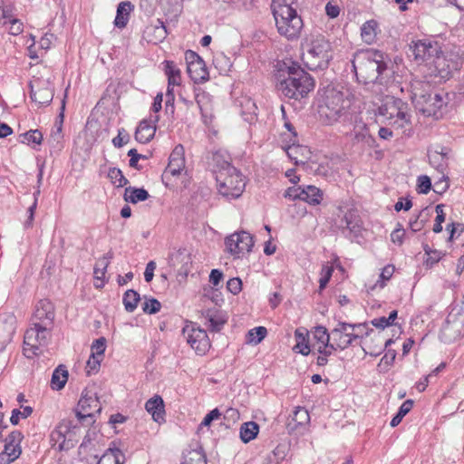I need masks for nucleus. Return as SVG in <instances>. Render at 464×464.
<instances>
[{"label": "nucleus", "mask_w": 464, "mask_h": 464, "mask_svg": "<svg viewBox=\"0 0 464 464\" xmlns=\"http://www.w3.org/2000/svg\"><path fill=\"white\" fill-rule=\"evenodd\" d=\"M276 88L286 98L300 100L314 90V80L298 63L279 64Z\"/></svg>", "instance_id": "f03ea898"}, {"label": "nucleus", "mask_w": 464, "mask_h": 464, "mask_svg": "<svg viewBox=\"0 0 464 464\" xmlns=\"http://www.w3.org/2000/svg\"><path fill=\"white\" fill-rule=\"evenodd\" d=\"M140 300V298L138 292L132 289L126 291L122 299L125 310L129 313H132L137 308Z\"/></svg>", "instance_id": "49530a36"}, {"label": "nucleus", "mask_w": 464, "mask_h": 464, "mask_svg": "<svg viewBox=\"0 0 464 464\" xmlns=\"http://www.w3.org/2000/svg\"><path fill=\"white\" fill-rule=\"evenodd\" d=\"M108 177L113 183H118L117 187L122 188L129 184V180L124 177L122 171L118 168H110Z\"/></svg>", "instance_id": "6e6d98bb"}, {"label": "nucleus", "mask_w": 464, "mask_h": 464, "mask_svg": "<svg viewBox=\"0 0 464 464\" xmlns=\"http://www.w3.org/2000/svg\"><path fill=\"white\" fill-rule=\"evenodd\" d=\"M67 94H64V97L62 101L60 112L57 117V120L54 124V129L52 130L50 137L48 139L49 145L57 150H61L63 148V123L64 119V111H65V100H66Z\"/></svg>", "instance_id": "4be33fe9"}, {"label": "nucleus", "mask_w": 464, "mask_h": 464, "mask_svg": "<svg viewBox=\"0 0 464 464\" xmlns=\"http://www.w3.org/2000/svg\"><path fill=\"white\" fill-rule=\"evenodd\" d=\"M353 140L357 143H363L369 147H372L375 140L370 134L369 128L362 119L356 115L353 120V129L351 131Z\"/></svg>", "instance_id": "5701e85b"}, {"label": "nucleus", "mask_w": 464, "mask_h": 464, "mask_svg": "<svg viewBox=\"0 0 464 464\" xmlns=\"http://www.w3.org/2000/svg\"><path fill=\"white\" fill-rule=\"evenodd\" d=\"M182 334L187 343L198 354H205L210 347L207 332L198 327H195L192 324H186L183 327Z\"/></svg>", "instance_id": "9d476101"}, {"label": "nucleus", "mask_w": 464, "mask_h": 464, "mask_svg": "<svg viewBox=\"0 0 464 464\" xmlns=\"http://www.w3.org/2000/svg\"><path fill=\"white\" fill-rule=\"evenodd\" d=\"M334 272V267L329 265H323L321 269V277L319 280V288L320 290H323L327 285L328 282L330 281L332 275Z\"/></svg>", "instance_id": "bf43d9fd"}, {"label": "nucleus", "mask_w": 464, "mask_h": 464, "mask_svg": "<svg viewBox=\"0 0 464 464\" xmlns=\"http://www.w3.org/2000/svg\"><path fill=\"white\" fill-rule=\"evenodd\" d=\"M303 48L305 50L303 60L310 70H324L328 67L333 58L332 46L324 36L316 35L310 42H306Z\"/></svg>", "instance_id": "7ed1b4c3"}, {"label": "nucleus", "mask_w": 464, "mask_h": 464, "mask_svg": "<svg viewBox=\"0 0 464 464\" xmlns=\"http://www.w3.org/2000/svg\"><path fill=\"white\" fill-rule=\"evenodd\" d=\"M125 455L118 448H109L100 458L97 464H124Z\"/></svg>", "instance_id": "c9c22d12"}, {"label": "nucleus", "mask_w": 464, "mask_h": 464, "mask_svg": "<svg viewBox=\"0 0 464 464\" xmlns=\"http://www.w3.org/2000/svg\"><path fill=\"white\" fill-rule=\"evenodd\" d=\"M159 121V116L156 115L154 119L150 121L142 120L135 131V140L142 144L150 142L156 132V122Z\"/></svg>", "instance_id": "393cba45"}, {"label": "nucleus", "mask_w": 464, "mask_h": 464, "mask_svg": "<svg viewBox=\"0 0 464 464\" xmlns=\"http://www.w3.org/2000/svg\"><path fill=\"white\" fill-rule=\"evenodd\" d=\"M68 380V371L65 366L59 365L53 372L51 379V387L53 390L59 391L63 389Z\"/></svg>", "instance_id": "ea45409f"}, {"label": "nucleus", "mask_w": 464, "mask_h": 464, "mask_svg": "<svg viewBox=\"0 0 464 464\" xmlns=\"http://www.w3.org/2000/svg\"><path fill=\"white\" fill-rule=\"evenodd\" d=\"M187 72L195 83H202L208 80L209 74L203 59L194 51L185 53Z\"/></svg>", "instance_id": "f8f14e48"}, {"label": "nucleus", "mask_w": 464, "mask_h": 464, "mask_svg": "<svg viewBox=\"0 0 464 464\" xmlns=\"http://www.w3.org/2000/svg\"><path fill=\"white\" fill-rule=\"evenodd\" d=\"M405 230L401 224L398 223L397 227L391 234V240L399 246L402 245Z\"/></svg>", "instance_id": "338daca9"}, {"label": "nucleus", "mask_w": 464, "mask_h": 464, "mask_svg": "<svg viewBox=\"0 0 464 464\" xmlns=\"http://www.w3.org/2000/svg\"><path fill=\"white\" fill-rule=\"evenodd\" d=\"M433 93V86L430 82L413 80L411 82V100L418 110L423 103H426L428 95Z\"/></svg>", "instance_id": "aec40b11"}, {"label": "nucleus", "mask_w": 464, "mask_h": 464, "mask_svg": "<svg viewBox=\"0 0 464 464\" xmlns=\"http://www.w3.org/2000/svg\"><path fill=\"white\" fill-rule=\"evenodd\" d=\"M237 102L241 108L240 113L244 120L249 123L254 122L257 116L256 102L249 97H242Z\"/></svg>", "instance_id": "2f4dec72"}, {"label": "nucleus", "mask_w": 464, "mask_h": 464, "mask_svg": "<svg viewBox=\"0 0 464 464\" xmlns=\"http://www.w3.org/2000/svg\"><path fill=\"white\" fill-rule=\"evenodd\" d=\"M360 328H365V325L341 322L331 331V343L335 349L344 350L360 338L359 334H353L355 329Z\"/></svg>", "instance_id": "1a4fd4ad"}, {"label": "nucleus", "mask_w": 464, "mask_h": 464, "mask_svg": "<svg viewBox=\"0 0 464 464\" xmlns=\"http://www.w3.org/2000/svg\"><path fill=\"white\" fill-rule=\"evenodd\" d=\"M202 317L208 329L211 332H219L227 322L223 312L216 307L204 310Z\"/></svg>", "instance_id": "a878e982"}, {"label": "nucleus", "mask_w": 464, "mask_h": 464, "mask_svg": "<svg viewBox=\"0 0 464 464\" xmlns=\"http://www.w3.org/2000/svg\"><path fill=\"white\" fill-rule=\"evenodd\" d=\"M413 406V401L412 400H406L402 402V404L400 406L398 412L396 415L392 419L390 425L392 427L398 426L401 421L402 420L403 417L411 411Z\"/></svg>", "instance_id": "3c124183"}, {"label": "nucleus", "mask_w": 464, "mask_h": 464, "mask_svg": "<svg viewBox=\"0 0 464 464\" xmlns=\"http://www.w3.org/2000/svg\"><path fill=\"white\" fill-rule=\"evenodd\" d=\"M150 197L149 192L143 188L128 187L125 188L123 198L126 202L137 204L145 201Z\"/></svg>", "instance_id": "4c0bfd02"}, {"label": "nucleus", "mask_w": 464, "mask_h": 464, "mask_svg": "<svg viewBox=\"0 0 464 464\" xmlns=\"http://www.w3.org/2000/svg\"><path fill=\"white\" fill-rule=\"evenodd\" d=\"M80 433V427L73 424L72 420H70L69 430L65 433L66 437L60 444V451H67L72 449L78 441Z\"/></svg>", "instance_id": "e433bc0d"}, {"label": "nucleus", "mask_w": 464, "mask_h": 464, "mask_svg": "<svg viewBox=\"0 0 464 464\" xmlns=\"http://www.w3.org/2000/svg\"><path fill=\"white\" fill-rule=\"evenodd\" d=\"M102 358L96 357V356H90L89 360L86 363V373L87 375H92V373H95L98 372Z\"/></svg>", "instance_id": "69168bd1"}, {"label": "nucleus", "mask_w": 464, "mask_h": 464, "mask_svg": "<svg viewBox=\"0 0 464 464\" xmlns=\"http://www.w3.org/2000/svg\"><path fill=\"white\" fill-rule=\"evenodd\" d=\"M30 98L39 106L49 105L53 99V89L49 81L34 80L30 83Z\"/></svg>", "instance_id": "f3484780"}, {"label": "nucleus", "mask_w": 464, "mask_h": 464, "mask_svg": "<svg viewBox=\"0 0 464 464\" xmlns=\"http://www.w3.org/2000/svg\"><path fill=\"white\" fill-rule=\"evenodd\" d=\"M352 63L360 82L387 86L394 81V64L388 55L381 51L374 49L358 51Z\"/></svg>", "instance_id": "f257e3e1"}, {"label": "nucleus", "mask_w": 464, "mask_h": 464, "mask_svg": "<svg viewBox=\"0 0 464 464\" xmlns=\"http://www.w3.org/2000/svg\"><path fill=\"white\" fill-rule=\"evenodd\" d=\"M276 20V29L291 28L302 29L304 26L301 16L292 6H283L281 8H271Z\"/></svg>", "instance_id": "ddd939ff"}, {"label": "nucleus", "mask_w": 464, "mask_h": 464, "mask_svg": "<svg viewBox=\"0 0 464 464\" xmlns=\"http://www.w3.org/2000/svg\"><path fill=\"white\" fill-rule=\"evenodd\" d=\"M105 349H106V339L104 337H100L93 341L92 347H91V350H92L91 355L102 359Z\"/></svg>", "instance_id": "4d7b16f0"}, {"label": "nucleus", "mask_w": 464, "mask_h": 464, "mask_svg": "<svg viewBox=\"0 0 464 464\" xmlns=\"http://www.w3.org/2000/svg\"><path fill=\"white\" fill-rule=\"evenodd\" d=\"M446 229L450 232L449 240L451 241L456 236L459 237L464 230V225L461 223L452 222L447 225Z\"/></svg>", "instance_id": "774afa93"}, {"label": "nucleus", "mask_w": 464, "mask_h": 464, "mask_svg": "<svg viewBox=\"0 0 464 464\" xmlns=\"http://www.w3.org/2000/svg\"><path fill=\"white\" fill-rule=\"evenodd\" d=\"M130 135L125 129L118 130V135L112 139V144L116 148H121L130 141Z\"/></svg>", "instance_id": "0e129e2a"}, {"label": "nucleus", "mask_w": 464, "mask_h": 464, "mask_svg": "<svg viewBox=\"0 0 464 464\" xmlns=\"http://www.w3.org/2000/svg\"><path fill=\"white\" fill-rule=\"evenodd\" d=\"M184 147L177 145L169 158V164L163 172V178L179 176L185 168Z\"/></svg>", "instance_id": "412c9836"}, {"label": "nucleus", "mask_w": 464, "mask_h": 464, "mask_svg": "<svg viewBox=\"0 0 464 464\" xmlns=\"http://www.w3.org/2000/svg\"><path fill=\"white\" fill-rule=\"evenodd\" d=\"M340 227L346 237L356 239L362 237L363 223L355 208H348L341 219Z\"/></svg>", "instance_id": "4468645a"}, {"label": "nucleus", "mask_w": 464, "mask_h": 464, "mask_svg": "<svg viewBox=\"0 0 464 464\" xmlns=\"http://www.w3.org/2000/svg\"><path fill=\"white\" fill-rule=\"evenodd\" d=\"M19 140L27 145H40L43 141V133L39 130H30L29 131L20 134Z\"/></svg>", "instance_id": "09e8293b"}, {"label": "nucleus", "mask_w": 464, "mask_h": 464, "mask_svg": "<svg viewBox=\"0 0 464 464\" xmlns=\"http://www.w3.org/2000/svg\"><path fill=\"white\" fill-rule=\"evenodd\" d=\"M54 316L53 304L48 299H42L35 305L32 317V325L53 327Z\"/></svg>", "instance_id": "6ab92c4d"}, {"label": "nucleus", "mask_w": 464, "mask_h": 464, "mask_svg": "<svg viewBox=\"0 0 464 464\" xmlns=\"http://www.w3.org/2000/svg\"><path fill=\"white\" fill-rule=\"evenodd\" d=\"M463 315L460 314H449L440 333L442 342L450 343L462 335Z\"/></svg>", "instance_id": "2eb2a0df"}, {"label": "nucleus", "mask_w": 464, "mask_h": 464, "mask_svg": "<svg viewBox=\"0 0 464 464\" xmlns=\"http://www.w3.org/2000/svg\"><path fill=\"white\" fill-rule=\"evenodd\" d=\"M53 327L32 325L24 333L23 353L27 358L38 356L44 352L51 338Z\"/></svg>", "instance_id": "39448f33"}, {"label": "nucleus", "mask_w": 464, "mask_h": 464, "mask_svg": "<svg viewBox=\"0 0 464 464\" xmlns=\"http://www.w3.org/2000/svg\"><path fill=\"white\" fill-rule=\"evenodd\" d=\"M425 255L428 256L426 259V265L427 266H432L433 265L437 264L441 256L442 253L438 250H432L428 245H425L424 247Z\"/></svg>", "instance_id": "13d9d810"}, {"label": "nucleus", "mask_w": 464, "mask_h": 464, "mask_svg": "<svg viewBox=\"0 0 464 464\" xmlns=\"http://www.w3.org/2000/svg\"><path fill=\"white\" fill-rule=\"evenodd\" d=\"M70 428V420H63L50 434V442L53 449L60 451V444L65 439Z\"/></svg>", "instance_id": "473e14b6"}, {"label": "nucleus", "mask_w": 464, "mask_h": 464, "mask_svg": "<svg viewBox=\"0 0 464 464\" xmlns=\"http://www.w3.org/2000/svg\"><path fill=\"white\" fill-rule=\"evenodd\" d=\"M113 258V253L109 251L102 257L99 258L94 266L93 274L95 279H102L105 277L107 267L111 259Z\"/></svg>", "instance_id": "c03bdc74"}, {"label": "nucleus", "mask_w": 464, "mask_h": 464, "mask_svg": "<svg viewBox=\"0 0 464 464\" xmlns=\"http://www.w3.org/2000/svg\"><path fill=\"white\" fill-rule=\"evenodd\" d=\"M164 64V72L168 76V88H170L171 85H179L181 82L180 70L172 61H165Z\"/></svg>", "instance_id": "58836bf2"}, {"label": "nucleus", "mask_w": 464, "mask_h": 464, "mask_svg": "<svg viewBox=\"0 0 464 464\" xmlns=\"http://www.w3.org/2000/svg\"><path fill=\"white\" fill-rule=\"evenodd\" d=\"M402 102L401 100H395L391 102H386L378 108V114L385 117L389 121H392L394 117L407 121L408 113L402 110Z\"/></svg>", "instance_id": "b1692460"}, {"label": "nucleus", "mask_w": 464, "mask_h": 464, "mask_svg": "<svg viewBox=\"0 0 464 464\" xmlns=\"http://www.w3.org/2000/svg\"><path fill=\"white\" fill-rule=\"evenodd\" d=\"M213 165L215 167L216 175L223 170H227L228 167H234L229 161V158L220 151H217L212 157Z\"/></svg>", "instance_id": "de8ad7c7"}, {"label": "nucleus", "mask_w": 464, "mask_h": 464, "mask_svg": "<svg viewBox=\"0 0 464 464\" xmlns=\"http://www.w3.org/2000/svg\"><path fill=\"white\" fill-rule=\"evenodd\" d=\"M308 331L304 328H297L295 331V338L296 341L293 350L295 353H301L303 355H308L311 352L309 342H308Z\"/></svg>", "instance_id": "72a5a7b5"}, {"label": "nucleus", "mask_w": 464, "mask_h": 464, "mask_svg": "<svg viewBox=\"0 0 464 464\" xmlns=\"http://www.w3.org/2000/svg\"><path fill=\"white\" fill-rule=\"evenodd\" d=\"M431 189V180L426 175H421L417 179V191L420 194H428Z\"/></svg>", "instance_id": "680f3d73"}, {"label": "nucleus", "mask_w": 464, "mask_h": 464, "mask_svg": "<svg viewBox=\"0 0 464 464\" xmlns=\"http://www.w3.org/2000/svg\"><path fill=\"white\" fill-rule=\"evenodd\" d=\"M2 17L0 18V24L2 26H5L7 24H11L12 26L17 25V28L23 25V23L16 18H14L12 14L8 13L7 10L2 9Z\"/></svg>", "instance_id": "e2e57ef3"}, {"label": "nucleus", "mask_w": 464, "mask_h": 464, "mask_svg": "<svg viewBox=\"0 0 464 464\" xmlns=\"http://www.w3.org/2000/svg\"><path fill=\"white\" fill-rule=\"evenodd\" d=\"M442 105L443 100L441 95L433 92L431 95H428L426 103H423L418 110L427 116H435Z\"/></svg>", "instance_id": "c756f323"}, {"label": "nucleus", "mask_w": 464, "mask_h": 464, "mask_svg": "<svg viewBox=\"0 0 464 464\" xmlns=\"http://www.w3.org/2000/svg\"><path fill=\"white\" fill-rule=\"evenodd\" d=\"M259 431V426L255 421H247L240 427V439L243 442L247 443L254 440Z\"/></svg>", "instance_id": "37998d69"}, {"label": "nucleus", "mask_w": 464, "mask_h": 464, "mask_svg": "<svg viewBox=\"0 0 464 464\" xmlns=\"http://www.w3.org/2000/svg\"><path fill=\"white\" fill-rule=\"evenodd\" d=\"M339 102H343V95L336 93L332 99L327 97L325 104L320 106V116L325 117L328 124L337 121L346 113L345 106L339 104Z\"/></svg>", "instance_id": "a211bd4d"}, {"label": "nucleus", "mask_w": 464, "mask_h": 464, "mask_svg": "<svg viewBox=\"0 0 464 464\" xmlns=\"http://www.w3.org/2000/svg\"><path fill=\"white\" fill-rule=\"evenodd\" d=\"M310 421V415L307 410L303 407L295 408L291 420H288L287 429L295 431L305 426Z\"/></svg>", "instance_id": "7c9ffc66"}, {"label": "nucleus", "mask_w": 464, "mask_h": 464, "mask_svg": "<svg viewBox=\"0 0 464 464\" xmlns=\"http://www.w3.org/2000/svg\"><path fill=\"white\" fill-rule=\"evenodd\" d=\"M16 330V317L12 313H0V339L9 341Z\"/></svg>", "instance_id": "bb28decb"}, {"label": "nucleus", "mask_w": 464, "mask_h": 464, "mask_svg": "<svg viewBox=\"0 0 464 464\" xmlns=\"http://www.w3.org/2000/svg\"><path fill=\"white\" fill-rule=\"evenodd\" d=\"M313 337L317 342V346L331 343V333H328L327 329L322 325L314 327Z\"/></svg>", "instance_id": "864d4df0"}, {"label": "nucleus", "mask_w": 464, "mask_h": 464, "mask_svg": "<svg viewBox=\"0 0 464 464\" xmlns=\"http://www.w3.org/2000/svg\"><path fill=\"white\" fill-rule=\"evenodd\" d=\"M133 10L134 5L131 2H121L117 6L116 17L113 22L114 25L120 29L126 27Z\"/></svg>", "instance_id": "c85d7f7f"}, {"label": "nucleus", "mask_w": 464, "mask_h": 464, "mask_svg": "<svg viewBox=\"0 0 464 464\" xmlns=\"http://www.w3.org/2000/svg\"><path fill=\"white\" fill-rule=\"evenodd\" d=\"M430 164L435 168L438 171L443 173L447 169L449 162L440 156L438 152H432L431 150L428 153Z\"/></svg>", "instance_id": "603ef678"}, {"label": "nucleus", "mask_w": 464, "mask_h": 464, "mask_svg": "<svg viewBox=\"0 0 464 464\" xmlns=\"http://www.w3.org/2000/svg\"><path fill=\"white\" fill-rule=\"evenodd\" d=\"M102 411V406L95 393L83 390L82 396L79 400L77 409L75 410L76 417L81 423L85 421L93 423L95 421V415L99 414Z\"/></svg>", "instance_id": "0eeeda50"}, {"label": "nucleus", "mask_w": 464, "mask_h": 464, "mask_svg": "<svg viewBox=\"0 0 464 464\" xmlns=\"http://www.w3.org/2000/svg\"><path fill=\"white\" fill-rule=\"evenodd\" d=\"M21 453V448H16L10 443L5 442V449L0 453V464H10L18 459Z\"/></svg>", "instance_id": "a19ab883"}, {"label": "nucleus", "mask_w": 464, "mask_h": 464, "mask_svg": "<svg viewBox=\"0 0 464 464\" xmlns=\"http://www.w3.org/2000/svg\"><path fill=\"white\" fill-rule=\"evenodd\" d=\"M161 308V304L160 301H158L155 298H150L149 300H146L142 304V310L144 313L149 314H153L158 313Z\"/></svg>", "instance_id": "052dcab7"}, {"label": "nucleus", "mask_w": 464, "mask_h": 464, "mask_svg": "<svg viewBox=\"0 0 464 464\" xmlns=\"http://www.w3.org/2000/svg\"><path fill=\"white\" fill-rule=\"evenodd\" d=\"M216 181L218 193L227 200L238 198L246 188L245 177L235 167L217 174Z\"/></svg>", "instance_id": "20e7f679"}, {"label": "nucleus", "mask_w": 464, "mask_h": 464, "mask_svg": "<svg viewBox=\"0 0 464 464\" xmlns=\"http://www.w3.org/2000/svg\"><path fill=\"white\" fill-rule=\"evenodd\" d=\"M33 413V408L31 406L22 407V411L19 409H14L10 418V422L13 425H17L20 419H26Z\"/></svg>", "instance_id": "5fc2aeb1"}, {"label": "nucleus", "mask_w": 464, "mask_h": 464, "mask_svg": "<svg viewBox=\"0 0 464 464\" xmlns=\"http://www.w3.org/2000/svg\"><path fill=\"white\" fill-rule=\"evenodd\" d=\"M414 54L416 59H421L422 61H426L436 56L434 63L435 66L439 69L442 77L450 75L452 71L459 70V62H452L447 64V68H445V57L438 55L437 44H433L430 40L419 41L416 43L414 47Z\"/></svg>", "instance_id": "423d86ee"}, {"label": "nucleus", "mask_w": 464, "mask_h": 464, "mask_svg": "<svg viewBox=\"0 0 464 464\" xmlns=\"http://www.w3.org/2000/svg\"><path fill=\"white\" fill-rule=\"evenodd\" d=\"M225 246L228 253L239 258L252 251L254 237L245 230L235 232L225 238Z\"/></svg>", "instance_id": "6e6552de"}, {"label": "nucleus", "mask_w": 464, "mask_h": 464, "mask_svg": "<svg viewBox=\"0 0 464 464\" xmlns=\"http://www.w3.org/2000/svg\"><path fill=\"white\" fill-rule=\"evenodd\" d=\"M267 334V330L264 326L255 327L247 332L246 343L254 345L261 343Z\"/></svg>", "instance_id": "8fccbe9b"}, {"label": "nucleus", "mask_w": 464, "mask_h": 464, "mask_svg": "<svg viewBox=\"0 0 464 464\" xmlns=\"http://www.w3.org/2000/svg\"><path fill=\"white\" fill-rule=\"evenodd\" d=\"M164 10V18L158 19L159 25L155 29L161 27H176L179 15L183 10V0H160Z\"/></svg>", "instance_id": "dca6fc26"}, {"label": "nucleus", "mask_w": 464, "mask_h": 464, "mask_svg": "<svg viewBox=\"0 0 464 464\" xmlns=\"http://www.w3.org/2000/svg\"><path fill=\"white\" fill-rule=\"evenodd\" d=\"M286 153L296 165L304 164L311 154L307 147L295 144L287 148Z\"/></svg>", "instance_id": "f704fd0d"}, {"label": "nucleus", "mask_w": 464, "mask_h": 464, "mask_svg": "<svg viewBox=\"0 0 464 464\" xmlns=\"http://www.w3.org/2000/svg\"><path fill=\"white\" fill-rule=\"evenodd\" d=\"M364 345L366 348H363L365 353H369L371 356H378L382 351V336L381 333L373 334V337L371 338V343L368 341H365Z\"/></svg>", "instance_id": "79ce46f5"}, {"label": "nucleus", "mask_w": 464, "mask_h": 464, "mask_svg": "<svg viewBox=\"0 0 464 464\" xmlns=\"http://www.w3.org/2000/svg\"><path fill=\"white\" fill-rule=\"evenodd\" d=\"M145 409L151 414L154 421L159 423L164 421L165 405L163 399L160 395L156 394L148 400L145 403Z\"/></svg>", "instance_id": "cd10ccee"}, {"label": "nucleus", "mask_w": 464, "mask_h": 464, "mask_svg": "<svg viewBox=\"0 0 464 464\" xmlns=\"http://www.w3.org/2000/svg\"><path fill=\"white\" fill-rule=\"evenodd\" d=\"M183 459L181 464H207L206 454L201 447L188 451Z\"/></svg>", "instance_id": "a18cd8bd"}, {"label": "nucleus", "mask_w": 464, "mask_h": 464, "mask_svg": "<svg viewBox=\"0 0 464 464\" xmlns=\"http://www.w3.org/2000/svg\"><path fill=\"white\" fill-rule=\"evenodd\" d=\"M323 191L315 186L308 185L304 187H291L288 188L284 197L292 200H302L309 205H319L323 200Z\"/></svg>", "instance_id": "9b49d317"}]
</instances>
